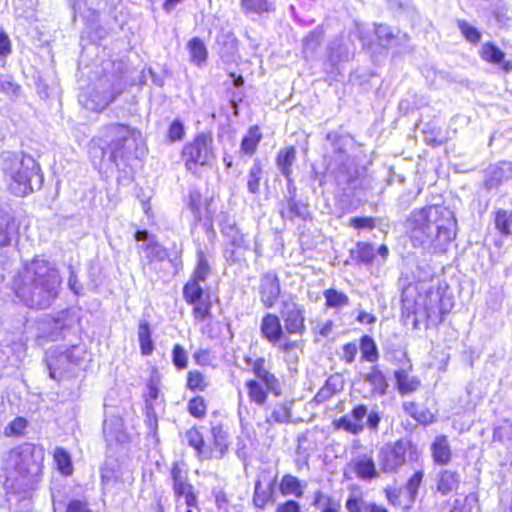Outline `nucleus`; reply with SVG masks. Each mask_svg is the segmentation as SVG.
<instances>
[{
	"mask_svg": "<svg viewBox=\"0 0 512 512\" xmlns=\"http://www.w3.org/2000/svg\"><path fill=\"white\" fill-rule=\"evenodd\" d=\"M44 449L32 443H23L11 449L4 459L3 486L8 503L17 510L30 509L32 492L41 479Z\"/></svg>",
	"mask_w": 512,
	"mask_h": 512,
	"instance_id": "1",
	"label": "nucleus"
},
{
	"mask_svg": "<svg viewBox=\"0 0 512 512\" xmlns=\"http://www.w3.org/2000/svg\"><path fill=\"white\" fill-rule=\"evenodd\" d=\"M404 227L414 247L444 253L456 236L457 221L449 208L433 204L412 210Z\"/></svg>",
	"mask_w": 512,
	"mask_h": 512,
	"instance_id": "2",
	"label": "nucleus"
},
{
	"mask_svg": "<svg viewBox=\"0 0 512 512\" xmlns=\"http://www.w3.org/2000/svg\"><path fill=\"white\" fill-rule=\"evenodd\" d=\"M60 284L61 277L54 265L35 257L15 279L13 289L27 307L45 309L57 298Z\"/></svg>",
	"mask_w": 512,
	"mask_h": 512,
	"instance_id": "3",
	"label": "nucleus"
},
{
	"mask_svg": "<svg viewBox=\"0 0 512 512\" xmlns=\"http://www.w3.org/2000/svg\"><path fill=\"white\" fill-rule=\"evenodd\" d=\"M142 144V136L138 130L113 123L106 127L104 138L92 142L89 153L94 165L110 163L119 168L143 156Z\"/></svg>",
	"mask_w": 512,
	"mask_h": 512,
	"instance_id": "4",
	"label": "nucleus"
},
{
	"mask_svg": "<svg viewBox=\"0 0 512 512\" xmlns=\"http://www.w3.org/2000/svg\"><path fill=\"white\" fill-rule=\"evenodd\" d=\"M324 160L327 169L334 175L337 185L349 195L357 187V171L354 169L347 147L352 142L349 134L339 131L328 132L325 136Z\"/></svg>",
	"mask_w": 512,
	"mask_h": 512,
	"instance_id": "5",
	"label": "nucleus"
},
{
	"mask_svg": "<svg viewBox=\"0 0 512 512\" xmlns=\"http://www.w3.org/2000/svg\"><path fill=\"white\" fill-rule=\"evenodd\" d=\"M0 168L9 177L8 188L15 196L24 197L42 186L43 175L31 156L20 157L12 152H3L0 155Z\"/></svg>",
	"mask_w": 512,
	"mask_h": 512,
	"instance_id": "6",
	"label": "nucleus"
},
{
	"mask_svg": "<svg viewBox=\"0 0 512 512\" xmlns=\"http://www.w3.org/2000/svg\"><path fill=\"white\" fill-rule=\"evenodd\" d=\"M86 351L78 346H58L46 352L45 362L49 377L55 381L76 377L85 362Z\"/></svg>",
	"mask_w": 512,
	"mask_h": 512,
	"instance_id": "7",
	"label": "nucleus"
},
{
	"mask_svg": "<svg viewBox=\"0 0 512 512\" xmlns=\"http://www.w3.org/2000/svg\"><path fill=\"white\" fill-rule=\"evenodd\" d=\"M122 92V80L116 75H104L87 92L79 95V102L88 110L102 111Z\"/></svg>",
	"mask_w": 512,
	"mask_h": 512,
	"instance_id": "8",
	"label": "nucleus"
},
{
	"mask_svg": "<svg viewBox=\"0 0 512 512\" xmlns=\"http://www.w3.org/2000/svg\"><path fill=\"white\" fill-rule=\"evenodd\" d=\"M134 239L138 243V252L144 253L142 269L145 274L156 271L158 264H161L166 259H169L173 265H176L177 257L169 258L168 250L157 241L154 234L146 229H137L134 233Z\"/></svg>",
	"mask_w": 512,
	"mask_h": 512,
	"instance_id": "9",
	"label": "nucleus"
},
{
	"mask_svg": "<svg viewBox=\"0 0 512 512\" xmlns=\"http://www.w3.org/2000/svg\"><path fill=\"white\" fill-rule=\"evenodd\" d=\"M213 157V139L203 132L187 142L181 152L186 169L192 173H196L199 166L208 165Z\"/></svg>",
	"mask_w": 512,
	"mask_h": 512,
	"instance_id": "10",
	"label": "nucleus"
},
{
	"mask_svg": "<svg viewBox=\"0 0 512 512\" xmlns=\"http://www.w3.org/2000/svg\"><path fill=\"white\" fill-rule=\"evenodd\" d=\"M211 274V266L203 250H197V264L183 286V298L187 304H193L202 300L206 281Z\"/></svg>",
	"mask_w": 512,
	"mask_h": 512,
	"instance_id": "11",
	"label": "nucleus"
},
{
	"mask_svg": "<svg viewBox=\"0 0 512 512\" xmlns=\"http://www.w3.org/2000/svg\"><path fill=\"white\" fill-rule=\"evenodd\" d=\"M410 448L408 441L399 440L384 445L378 453L380 468L385 473H395L406 462V453Z\"/></svg>",
	"mask_w": 512,
	"mask_h": 512,
	"instance_id": "12",
	"label": "nucleus"
},
{
	"mask_svg": "<svg viewBox=\"0 0 512 512\" xmlns=\"http://www.w3.org/2000/svg\"><path fill=\"white\" fill-rule=\"evenodd\" d=\"M281 318L288 334L303 335L306 331L305 309L302 305L292 299L282 302Z\"/></svg>",
	"mask_w": 512,
	"mask_h": 512,
	"instance_id": "13",
	"label": "nucleus"
},
{
	"mask_svg": "<svg viewBox=\"0 0 512 512\" xmlns=\"http://www.w3.org/2000/svg\"><path fill=\"white\" fill-rule=\"evenodd\" d=\"M367 412L368 408L366 405H356L353 407L350 414L336 419L334 421V425L337 429H342L353 435H358L365 428L364 419L367 416Z\"/></svg>",
	"mask_w": 512,
	"mask_h": 512,
	"instance_id": "14",
	"label": "nucleus"
},
{
	"mask_svg": "<svg viewBox=\"0 0 512 512\" xmlns=\"http://www.w3.org/2000/svg\"><path fill=\"white\" fill-rule=\"evenodd\" d=\"M258 291L264 307H274L281 292L278 276L274 272H267L261 275Z\"/></svg>",
	"mask_w": 512,
	"mask_h": 512,
	"instance_id": "15",
	"label": "nucleus"
},
{
	"mask_svg": "<svg viewBox=\"0 0 512 512\" xmlns=\"http://www.w3.org/2000/svg\"><path fill=\"white\" fill-rule=\"evenodd\" d=\"M103 436L110 447L127 442L128 435L124 430L122 418L116 415L106 417L103 422Z\"/></svg>",
	"mask_w": 512,
	"mask_h": 512,
	"instance_id": "16",
	"label": "nucleus"
},
{
	"mask_svg": "<svg viewBox=\"0 0 512 512\" xmlns=\"http://www.w3.org/2000/svg\"><path fill=\"white\" fill-rule=\"evenodd\" d=\"M511 178L512 164L510 162L502 161L488 167L485 172L484 186L486 190H493Z\"/></svg>",
	"mask_w": 512,
	"mask_h": 512,
	"instance_id": "17",
	"label": "nucleus"
},
{
	"mask_svg": "<svg viewBox=\"0 0 512 512\" xmlns=\"http://www.w3.org/2000/svg\"><path fill=\"white\" fill-rule=\"evenodd\" d=\"M184 462H174L171 469V478L173 480V491L176 500H182L189 494H194L193 486L188 483L187 471Z\"/></svg>",
	"mask_w": 512,
	"mask_h": 512,
	"instance_id": "18",
	"label": "nucleus"
},
{
	"mask_svg": "<svg viewBox=\"0 0 512 512\" xmlns=\"http://www.w3.org/2000/svg\"><path fill=\"white\" fill-rule=\"evenodd\" d=\"M19 235V225L15 217L0 209V248L12 245L17 241Z\"/></svg>",
	"mask_w": 512,
	"mask_h": 512,
	"instance_id": "19",
	"label": "nucleus"
},
{
	"mask_svg": "<svg viewBox=\"0 0 512 512\" xmlns=\"http://www.w3.org/2000/svg\"><path fill=\"white\" fill-rule=\"evenodd\" d=\"M260 332L268 342L279 344L284 334L279 317L272 313L265 314L261 320Z\"/></svg>",
	"mask_w": 512,
	"mask_h": 512,
	"instance_id": "20",
	"label": "nucleus"
},
{
	"mask_svg": "<svg viewBox=\"0 0 512 512\" xmlns=\"http://www.w3.org/2000/svg\"><path fill=\"white\" fill-rule=\"evenodd\" d=\"M293 404L294 401L288 399L271 403L268 406L269 414L266 416V422L269 425L289 423Z\"/></svg>",
	"mask_w": 512,
	"mask_h": 512,
	"instance_id": "21",
	"label": "nucleus"
},
{
	"mask_svg": "<svg viewBox=\"0 0 512 512\" xmlns=\"http://www.w3.org/2000/svg\"><path fill=\"white\" fill-rule=\"evenodd\" d=\"M351 466L356 476L361 480L369 481L379 477L374 459L371 455L361 454L357 456L352 460Z\"/></svg>",
	"mask_w": 512,
	"mask_h": 512,
	"instance_id": "22",
	"label": "nucleus"
},
{
	"mask_svg": "<svg viewBox=\"0 0 512 512\" xmlns=\"http://www.w3.org/2000/svg\"><path fill=\"white\" fill-rule=\"evenodd\" d=\"M481 58L494 65H500L506 73L512 71V61L505 60V53L493 43H484L480 51Z\"/></svg>",
	"mask_w": 512,
	"mask_h": 512,
	"instance_id": "23",
	"label": "nucleus"
},
{
	"mask_svg": "<svg viewBox=\"0 0 512 512\" xmlns=\"http://www.w3.org/2000/svg\"><path fill=\"white\" fill-rule=\"evenodd\" d=\"M364 381L369 384L372 396H384L387 393L389 385L378 365L370 367L369 371L364 375Z\"/></svg>",
	"mask_w": 512,
	"mask_h": 512,
	"instance_id": "24",
	"label": "nucleus"
},
{
	"mask_svg": "<svg viewBox=\"0 0 512 512\" xmlns=\"http://www.w3.org/2000/svg\"><path fill=\"white\" fill-rule=\"evenodd\" d=\"M211 435L213 438V458L220 459L228 450L229 435L227 429L220 422L212 423Z\"/></svg>",
	"mask_w": 512,
	"mask_h": 512,
	"instance_id": "25",
	"label": "nucleus"
},
{
	"mask_svg": "<svg viewBox=\"0 0 512 512\" xmlns=\"http://www.w3.org/2000/svg\"><path fill=\"white\" fill-rule=\"evenodd\" d=\"M185 439L188 445L195 449L198 457L201 459H212L214 453L212 447L205 445L203 435L196 429L191 428L186 431Z\"/></svg>",
	"mask_w": 512,
	"mask_h": 512,
	"instance_id": "26",
	"label": "nucleus"
},
{
	"mask_svg": "<svg viewBox=\"0 0 512 512\" xmlns=\"http://www.w3.org/2000/svg\"><path fill=\"white\" fill-rule=\"evenodd\" d=\"M433 460L436 464L447 465L451 460V449L444 435L437 436L431 445Z\"/></svg>",
	"mask_w": 512,
	"mask_h": 512,
	"instance_id": "27",
	"label": "nucleus"
},
{
	"mask_svg": "<svg viewBox=\"0 0 512 512\" xmlns=\"http://www.w3.org/2000/svg\"><path fill=\"white\" fill-rule=\"evenodd\" d=\"M460 484V475L457 471L444 469L438 474L437 490L442 495H448L456 490Z\"/></svg>",
	"mask_w": 512,
	"mask_h": 512,
	"instance_id": "28",
	"label": "nucleus"
},
{
	"mask_svg": "<svg viewBox=\"0 0 512 512\" xmlns=\"http://www.w3.org/2000/svg\"><path fill=\"white\" fill-rule=\"evenodd\" d=\"M396 385L399 393L405 395L412 393L420 386V380L415 376H409L405 369H398L394 372Z\"/></svg>",
	"mask_w": 512,
	"mask_h": 512,
	"instance_id": "29",
	"label": "nucleus"
},
{
	"mask_svg": "<svg viewBox=\"0 0 512 512\" xmlns=\"http://www.w3.org/2000/svg\"><path fill=\"white\" fill-rule=\"evenodd\" d=\"M222 233L234 248L241 249L243 251L250 249V244L246 236L234 223L225 225L222 229Z\"/></svg>",
	"mask_w": 512,
	"mask_h": 512,
	"instance_id": "30",
	"label": "nucleus"
},
{
	"mask_svg": "<svg viewBox=\"0 0 512 512\" xmlns=\"http://www.w3.org/2000/svg\"><path fill=\"white\" fill-rule=\"evenodd\" d=\"M350 256L357 264L370 265L375 258V252L371 244L358 242L355 247L350 250Z\"/></svg>",
	"mask_w": 512,
	"mask_h": 512,
	"instance_id": "31",
	"label": "nucleus"
},
{
	"mask_svg": "<svg viewBox=\"0 0 512 512\" xmlns=\"http://www.w3.org/2000/svg\"><path fill=\"white\" fill-rule=\"evenodd\" d=\"M245 387L247 389L248 398L252 403L263 406L267 402L268 393H270V391L262 386L261 382L257 380H247Z\"/></svg>",
	"mask_w": 512,
	"mask_h": 512,
	"instance_id": "32",
	"label": "nucleus"
},
{
	"mask_svg": "<svg viewBox=\"0 0 512 512\" xmlns=\"http://www.w3.org/2000/svg\"><path fill=\"white\" fill-rule=\"evenodd\" d=\"M296 160V150L293 146L281 149L276 157V165L283 176L292 174V165Z\"/></svg>",
	"mask_w": 512,
	"mask_h": 512,
	"instance_id": "33",
	"label": "nucleus"
},
{
	"mask_svg": "<svg viewBox=\"0 0 512 512\" xmlns=\"http://www.w3.org/2000/svg\"><path fill=\"white\" fill-rule=\"evenodd\" d=\"M278 349L284 353V360L288 365V369L295 370L299 359V343L286 339L283 343L278 344Z\"/></svg>",
	"mask_w": 512,
	"mask_h": 512,
	"instance_id": "34",
	"label": "nucleus"
},
{
	"mask_svg": "<svg viewBox=\"0 0 512 512\" xmlns=\"http://www.w3.org/2000/svg\"><path fill=\"white\" fill-rule=\"evenodd\" d=\"M359 349L361 358L364 361L375 363L379 359V351L374 339L369 335H364L360 338Z\"/></svg>",
	"mask_w": 512,
	"mask_h": 512,
	"instance_id": "35",
	"label": "nucleus"
},
{
	"mask_svg": "<svg viewBox=\"0 0 512 512\" xmlns=\"http://www.w3.org/2000/svg\"><path fill=\"white\" fill-rule=\"evenodd\" d=\"M262 139V134L258 126H252L244 135L241 141V150L247 155H253Z\"/></svg>",
	"mask_w": 512,
	"mask_h": 512,
	"instance_id": "36",
	"label": "nucleus"
},
{
	"mask_svg": "<svg viewBox=\"0 0 512 512\" xmlns=\"http://www.w3.org/2000/svg\"><path fill=\"white\" fill-rule=\"evenodd\" d=\"M138 340L141 353L145 356L152 354L154 343L151 338V329L147 321H140L138 326Z\"/></svg>",
	"mask_w": 512,
	"mask_h": 512,
	"instance_id": "37",
	"label": "nucleus"
},
{
	"mask_svg": "<svg viewBox=\"0 0 512 512\" xmlns=\"http://www.w3.org/2000/svg\"><path fill=\"white\" fill-rule=\"evenodd\" d=\"M275 0H240L241 7L245 13L261 15L274 10Z\"/></svg>",
	"mask_w": 512,
	"mask_h": 512,
	"instance_id": "38",
	"label": "nucleus"
},
{
	"mask_svg": "<svg viewBox=\"0 0 512 512\" xmlns=\"http://www.w3.org/2000/svg\"><path fill=\"white\" fill-rule=\"evenodd\" d=\"M312 504L315 507L319 508L321 512H340L341 510L340 501L333 497L325 495L320 490L315 492Z\"/></svg>",
	"mask_w": 512,
	"mask_h": 512,
	"instance_id": "39",
	"label": "nucleus"
},
{
	"mask_svg": "<svg viewBox=\"0 0 512 512\" xmlns=\"http://www.w3.org/2000/svg\"><path fill=\"white\" fill-rule=\"evenodd\" d=\"M187 48L190 53V61L197 66H201L206 62L207 59V49L204 45L203 41L199 38H192L188 44Z\"/></svg>",
	"mask_w": 512,
	"mask_h": 512,
	"instance_id": "40",
	"label": "nucleus"
},
{
	"mask_svg": "<svg viewBox=\"0 0 512 512\" xmlns=\"http://www.w3.org/2000/svg\"><path fill=\"white\" fill-rule=\"evenodd\" d=\"M280 491L283 495H294L301 497L303 490L300 480L292 475H284L280 483Z\"/></svg>",
	"mask_w": 512,
	"mask_h": 512,
	"instance_id": "41",
	"label": "nucleus"
},
{
	"mask_svg": "<svg viewBox=\"0 0 512 512\" xmlns=\"http://www.w3.org/2000/svg\"><path fill=\"white\" fill-rule=\"evenodd\" d=\"M275 481H272L266 490H262L260 481L255 483L253 502L255 506L264 508L265 505L272 499L274 494Z\"/></svg>",
	"mask_w": 512,
	"mask_h": 512,
	"instance_id": "42",
	"label": "nucleus"
},
{
	"mask_svg": "<svg viewBox=\"0 0 512 512\" xmlns=\"http://www.w3.org/2000/svg\"><path fill=\"white\" fill-rule=\"evenodd\" d=\"M323 39V31L319 28L314 29L303 39V53L306 57L311 56L320 46Z\"/></svg>",
	"mask_w": 512,
	"mask_h": 512,
	"instance_id": "43",
	"label": "nucleus"
},
{
	"mask_svg": "<svg viewBox=\"0 0 512 512\" xmlns=\"http://www.w3.org/2000/svg\"><path fill=\"white\" fill-rule=\"evenodd\" d=\"M54 460L58 470L64 475L72 474L73 467L69 453L62 447H57L54 451Z\"/></svg>",
	"mask_w": 512,
	"mask_h": 512,
	"instance_id": "44",
	"label": "nucleus"
},
{
	"mask_svg": "<svg viewBox=\"0 0 512 512\" xmlns=\"http://www.w3.org/2000/svg\"><path fill=\"white\" fill-rule=\"evenodd\" d=\"M261 175L262 165L259 160H255L248 173L247 188L250 193H259Z\"/></svg>",
	"mask_w": 512,
	"mask_h": 512,
	"instance_id": "45",
	"label": "nucleus"
},
{
	"mask_svg": "<svg viewBox=\"0 0 512 512\" xmlns=\"http://www.w3.org/2000/svg\"><path fill=\"white\" fill-rule=\"evenodd\" d=\"M244 361L247 364V366H249L251 372L254 374V380H259L264 375L270 372L268 362L264 357H257L256 359H253L251 357H245Z\"/></svg>",
	"mask_w": 512,
	"mask_h": 512,
	"instance_id": "46",
	"label": "nucleus"
},
{
	"mask_svg": "<svg viewBox=\"0 0 512 512\" xmlns=\"http://www.w3.org/2000/svg\"><path fill=\"white\" fill-rule=\"evenodd\" d=\"M324 298L326 305L331 308H340L349 305L348 296L332 288L324 291Z\"/></svg>",
	"mask_w": 512,
	"mask_h": 512,
	"instance_id": "47",
	"label": "nucleus"
},
{
	"mask_svg": "<svg viewBox=\"0 0 512 512\" xmlns=\"http://www.w3.org/2000/svg\"><path fill=\"white\" fill-rule=\"evenodd\" d=\"M495 226L503 235H512V211L498 210L495 216Z\"/></svg>",
	"mask_w": 512,
	"mask_h": 512,
	"instance_id": "48",
	"label": "nucleus"
},
{
	"mask_svg": "<svg viewBox=\"0 0 512 512\" xmlns=\"http://www.w3.org/2000/svg\"><path fill=\"white\" fill-rule=\"evenodd\" d=\"M287 201V207H288V214L287 217L290 220H293L295 217L299 218H305V215L307 213V207L302 202L298 201L296 198H290L286 199ZM281 217L285 218L286 213L284 210L280 212Z\"/></svg>",
	"mask_w": 512,
	"mask_h": 512,
	"instance_id": "49",
	"label": "nucleus"
},
{
	"mask_svg": "<svg viewBox=\"0 0 512 512\" xmlns=\"http://www.w3.org/2000/svg\"><path fill=\"white\" fill-rule=\"evenodd\" d=\"M1 84V94H4L11 100L17 99L21 94V86L17 84L13 77L7 74H3V80Z\"/></svg>",
	"mask_w": 512,
	"mask_h": 512,
	"instance_id": "50",
	"label": "nucleus"
},
{
	"mask_svg": "<svg viewBox=\"0 0 512 512\" xmlns=\"http://www.w3.org/2000/svg\"><path fill=\"white\" fill-rule=\"evenodd\" d=\"M457 26L467 41L477 44L481 39V33L465 20H458Z\"/></svg>",
	"mask_w": 512,
	"mask_h": 512,
	"instance_id": "51",
	"label": "nucleus"
},
{
	"mask_svg": "<svg viewBox=\"0 0 512 512\" xmlns=\"http://www.w3.org/2000/svg\"><path fill=\"white\" fill-rule=\"evenodd\" d=\"M119 478V471L115 463L106 462L101 467V481L104 486L114 483Z\"/></svg>",
	"mask_w": 512,
	"mask_h": 512,
	"instance_id": "52",
	"label": "nucleus"
},
{
	"mask_svg": "<svg viewBox=\"0 0 512 512\" xmlns=\"http://www.w3.org/2000/svg\"><path fill=\"white\" fill-rule=\"evenodd\" d=\"M375 34L380 46L387 48L392 46L394 40V34L387 25H377L375 27Z\"/></svg>",
	"mask_w": 512,
	"mask_h": 512,
	"instance_id": "53",
	"label": "nucleus"
},
{
	"mask_svg": "<svg viewBox=\"0 0 512 512\" xmlns=\"http://www.w3.org/2000/svg\"><path fill=\"white\" fill-rule=\"evenodd\" d=\"M262 383V386L267 388L275 396H280L282 393V388L279 379L273 374L271 371L264 375L262 378L257 380Z\"/></svg>",
	"mask_w": 512,
	"mask_h": 512,
	"instance_id": "54",
	"label": "nucleus"
},
{
	"mask_svg": "<svg viewBox=\"0 0 512 512\" xmlns=\"http://www.w3.org/2000/svg\"><path fill=\"white\" fill-rule=\"evenodd\" d=\"M28 422L24 417H16L4 430L6 436H22L27 428Z\"/></svg>",
	"mask_w": 512,
	"mask_h": 512,
	"instance_id": "55",
	"label": "nucleus"
},
{
	"mask_svg": "<svg viewBox=\"0 0 512 512\" xmlns=\"http://www.w3.org/2000/svg\"><path fill=\"white\" fill-rule=\"evenodd\" d=\"M176 512H200L195 494H189L182 500H176Z\"/></svg>",
	"mask_w": 512,
	"mask_h": 512,
	"instance_id": "56",
	"label": "nucleus"
},
{
	"mask_svg": "<svg viewBox=\"0 0 512 512\" xmlns=\"http://www.w3.org/2000/svg\"><path fill=\"white\" fill-rule=\"evenodd\" d=\"M159 395V381L156 377L151 376L146 385V402L148 404V408L152 407L153 402L159 398Z\"/></svg>",
	"mask_w": 512,
	"mask_h": 512,
	"instance_id": "57",
	"label": "nucleus"
},
{
	"mask_svg": "<svg viewBox=\"0 0 512 512\" xmlns=\"http://www.w3.org/2000/svg\"><path fill=\"white\" fill-rule=\"evenodd\" d=\"M368 505L369 503L365 502L360 494H350L345 503L348 512H365V507Z\"/></svg>",
	"mask_w": 512,
	"mask_h": 512,
	"instance_id": "58",
	"label": "nucleus"
},
{
	"mask_svg": "<svg viewBox=\"0 0 512 512\" xmlns=\"http://www.w3.org/2000/svg\"><path fill=\"white\" fill-rule=\"evenodd\" d=\"M204 377L199 371H190L188 373L187 387L190 390L204 391L206 388Z\"/></svg>",
	"mask_w": 512,
	"mask_h": 512,
	"instance_id": "59",
	"label": "nucleus"
},
{
	"mask_svg": "<svg viewBox=\"0 0 512 512\" xmlns=\"http://www.w3.org/2000/svg\"><path fill=\"white\" fill-rule=\"evenodd\" d=\"M188 411L192 416L196 418H202L206 413V405L204 399L200 396L192 398L188 402Z\"/></svg>",
	"mask_w": 512,
	"mask_h": 512,
	"instance_id": "60",
	"label": "nucleus"
},
{
	"mask_svg": "<svg viewBox=\"0 0 512 512\" xmlns=\"http://www.w3.org/2000/svg\"><path fill=\"white\" fill-rule=\"evenodd\" d=\"M512 439V425L509 422H504L494 428L493 440L498 442H505Z\"/></svg>",
	"mask_w": 512,
	"mask_h": 512,
	"instance_id": "61",
	"label": "nucleus"
},
{
	"mask_svg": "<svg viewBox=\"0 0 512 512\" xmlns=\"http://www.w3.org/2000/svg\"><path fill=\"white\" fill-rule=\"evenodd\" d=\"M349 226L356 230H373L376 224L372 217H352L349 219Z\"/></svg>",
	"mask_w": 512,
	"mask_h": 512,
	"instance_id": "62",
	"label": "nucleus"
},
{
	"mask_svg": "<svg viewBox=\"0 0 512 512\" xmlns=\"http://www.w3.org/2000/svg\"><path fill=\"white\" fill-rule=\"evenodd\" d=\"M172 362L175 367L180 370L186 368L187 366V353L185 349L179 344H176L173 347Z\"/></svg>",
	"mask_w": 512,
	"mask_h": 512,
	"instance_id": "63",
	"label": "nucleus"
},
{
	"mask_svg": "<svg viewBox=\"0 0 512 512\" xmlns=\"http://www.w3.org/2000/svg\"><path fill=\"white\" fill-rule=\"evenodd\" d=\"M185 135L184 124L180 119H175L169 126L168 138L175 142L181 140Z\"/></svg>",
	"mask_w": 512,
	"mask_h": 512,
	"instance_id": "64",
	"label": "nucleus"
}]
</instances>
